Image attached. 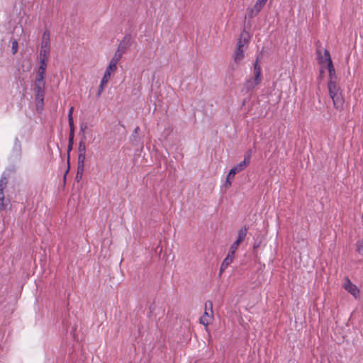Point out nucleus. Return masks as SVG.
I'll use <instances>...</instances> for the list:
<instances>
[{
  "label": "nucleus",
  "instance_id": "f257e3e1",
  "mask_svg": "<svg viewBox=\"0 0 363 363\" xmlns=\"http://www.w3.org/2000/svg\"><path fill=\"white\" fill-rule=\"evenodd\" d=\"M328 88L335 108L339 111H342L344 108L345 99L342 94L341 89L337 84V81H329L328 83Z\"/></svg>",
  "mask_w": 363,
  "mask_h": 363
},
{
  "label": "nucleus",
  "instance_id": "f03ea898",
  "mask_svg": "<svg viewBox=\"0 0 363 363\" xmlns=\"http://www.w3.org/2000/svg\"><path fill=\"white\" fill-rule=\"evenodd\" d=\"M250 42V35L247 33H242L239 38L235 50L233 55L234 62L240 64L245 57V49L247 47Z\"/></svg>",
  "mask_w": 363,
  "mask_h": 363
},
{
  "label": "nucleus",
  "instance_id": "7ed1b4c3",
  "mask_svg": "<svg viewBox=\"0 0 363 363\" xmlns=\"http://www.w3.org/2000/svg\"><path fill=\"white\" fill-rule=\"evenodd\" d=\"M33 91L35 95L36 109L38 112H40L43 110L44 105L45 84L34 82Z\"/></svg>",
  "mask_w": 363,
  "mask_h": 363
},
{
  "label": "nucleus",
  "instance_id": "20e7f679",
  "mask_svg": "<svg viewBox=\"0 0 363 363\" xmlns=\"http://www.w3.org/2000/svg\"><path fill=\"white\" fill-rule=\"evenodd\" d=\"M213 303L211 301H206L204 304V312L199 318V323L203 325L206 330H208V325L213 320Z\"/></svg>",
  "mask_w": 363,
  "mask_h": 363
},
{
  "label": "nucleus",
  "instance_id": "39448f33",
  "mask_svg": "<svg viewBox=\"0 0 363 363\" xmlns=\"http://www.w3.org/2000/svg\"><path fill=\"white\" fill-rule=\"evenodd\" d=\"M320 62L321 63H327L328 65V70L329 74V81L337 82V76L335 74V70L333 64V61L330 55V52L328 50H324V56H321L320 57Z\"/></svg>",
  "mask_w": 363,
  "mask_h": 363
},
{
  "label": "nucleus",
  "instance_id": "423d86ee",
  "mask_svg": "<svg viewBox=\"0 0 363 363\" xmlns=\"http://www.w3.org/2000/svg\"><path fill=\"white\" fill-rule=\"evenodd\" d=\"M50 50V33L49 32H44L42 38V43L40 52V59L48 60L49 59Z\"/></svg>",
  "mask_w": 363,
  "mask_h": 363
},
{
  "label": "nucleus",
  "instance_id": "0eeeda50",
  "mask_svg": "<svg viewBox=\"0 0 363 363\" xmlns=\"http://www.w3.org/2000/svg\"><path fill=\"white\" fill-rule=\"evenodd\" d=\"M343 288L350 293L354 298H359V288L352 283L349 277H345L344 278Z\"/></svg>",
  "mask_w": 363,
  "mask_h": 363
},
{
  "label": "nucleus",
  "instance_id": "6e6552de",
  "mask_svg": "<svg viewBox=\"0 0 363 363\" xmlns=\"http://www.w3.org/2000/svg\"><path fill=\"white\" fill-rule=\"evenodd\" d=\"M245 169L241 167L239 164L234 166L228 172V174L226 177V180L225 182L224 186L225 188H229L232 185V180L233 179L235 175L237 173H239L244 170Z\"/></svg>",
  "mask_w": 363,
  "mask_h": 363
},
{
  "label": "nucleus",
  "instance_id": "1a4fd4ad",
  "mask_svg": "<svg viewBox=\"0 0 363 363\" xmlns=\"http://www.w3.org/2000/svg\"><path fill=\"white\" fill-rule=\"evenodd\" d=\"M262 77H259L257 76L252 77V78L246 80L244 88L245 89L246 91H252L257 85L260 84L262 82Z\"/></svg>",
  "mask_w": 363,
  "mask_h": 363
},
{
  "label": "nucleus",
  "instance_id": "9d476101",
  "mask_svg": "<svg viewBox=\"0 0 363 363\" xmlns=\"http://www.w3.org/2000/svg\"><path fill=\"white\" fill-rule=\"evenodd\" d=\"M117 70V66L114 65V64H110L108 65V67L106 69V71L104 74V76L101 80V82H103V84H107L110 79L112 74H114L115 72Z\"/></svg>",
  "mask_w": 363,
  "mask_h": 363
},
{
  "label": "nucleus",
  "instance_id": "9b49d317",
  "mask_svg": "<svg viewBox=\"0 0 363 363\" xmlns=\"http://www.w3.org/2000/svg\"><path fill=\"white\" fill-rule=\"evenodd\" d=\"M7 183V178L2 177L0 179V209H4L6 207V204L4 203V189L6 188Z\"/></svg>",
  "mask_w": 363,
  "mask_h": 363
},
{
  "label": "nucleus",
  "instance_id": "f8f14e48",
  "mask_svg": "<svg viewBox=\"0 0 363 363\" xmlns=\"http://www.w3.org/2000/svg\"><path fill=\"white\" fill-rule=\"evenodd\" d=\"M235 258V255L230 252H228L226 257L223 261L220 267V275L223 274V272L228 268V267L233 262Z\"/></svg>",
  "mask_w": 363,
  "mask_h": 363
},
{
  "label": "nucleus",
  "instance_id": "ddd939ff",
  "mask_svg": "<svg viewBox=\"0 0 363 363\" xmlns=\"http://www.w3.org/2000/svg\"><path fill=\"white\" fill-rule=\"evenodd\" d=\"M267 0H257L250 11V16H256L264 7Z\"/></svg>",
  "mask_w": 363,
  "mask_h": 363
},
{
  "label": "nucleus",
  "instance_id": "4468645a",
  "mask_svg": "<svg viewBox=\"0 0 363 363\" xmlns=\"http://www.w3.org/2000/svg\"><path fill=\"white\" fill-rule=\"evenodd\" d=\"M130 38L129 36H125L123 40L120 43L118 47V50L120 52L125 53L127 48L130 45Z\"/></svg>",
  "mask_w": 363,
  "mask_h": 363
},
{
  "label": "nucleus",
  "instance_id": "2eb2a0df",
  "mask_svg": "<svg viewBox=\"0 0 363 363\" xmlns=\"http://www.w3.org/2000/svg\"><path fill=\"white\" fill-rule=\"evenodd\" d=\"M85 160V155L84 154H80L79 156V162H78V169H77V178L82 177V174L83 172L84 169V162Z\"/></svg>",
  "mask_w": 363,
  "mask_h": 363
},
{
  "label": "nucleus",
  "instance_id": "dca6fc26",
  "mask_svg": "<svg viewBox=\"0 0 363 363\" xmlns=\"http://www.w3.org/2000/svg\"><path fill=\"white\" fill-rule=\"evenodd\" d=\"M250 158H251V151L249 150L246 152L245 155L244 160L239 163L240 165H241L242 167L245 169L250 162Z\"/></svg>",
  "mask_w": 363,
  "mask_h": 363
},
{
  "label": "nucleus",
  "instance_id": "f3484780",
  "mask_svg": "<svg viewBox=\"0 0 363 363\" xmlns=\"http://www.w3.org/2000/svg\"><path fill=\"white\" fill-rule=\"evenodd\" d=\"M48 60L40 59L39 67L37 72L45 74Z\"/></svg>",
  "mask_w": 363,
  "mask_h": 363
},
{
  "label": "nucleus",
  "instance_id": "a211bd4d",
  "mask_svg": "<svg viewBox=\"0 0 363 363\" xmlns=\"http://www.w3.org/2000/svg\"><path fill=\"white\" fill-rule=\"evenodd\" d=\"M247 230L246 228H241L240 230H239L238 238H237L236 241L241 243L245 240V238L247 235Z\"/></svg>",
  "mask_w": 363,
  "mask_h": 363
},
{
  "label": "nucleus",
  "instance_id": "6ab92c4d",
  "mask_svg": "<svg viewBox=\"0 0 363 363\" xmlns=\"http://www.w3.org/2000/svg\"><path fill=\"white\" fill-rule=\"evenodd\" d=\"M254 75L259 77H262V69L261 66L259 64V59L257 58L255 64H254Z\"/></svg>",
  "mask_w": 363,
  "mask_h": 363
},
{
  "label": "nucleus",
  "instance_id": "aec40b11",
  "mask_svg": "<svg viewBox=\"0 0 363 363\" xmlns=\"http://www.w3.org/2000/svg\"><path fill=\"white\" fill-rule=\"evenodd\" d=\"M123 54V52H121L117 50L116 52H115L113 57L109 63L110 64L113 63L114 65L117 66V64H118V61L121 60Z\"/></svg>",
  "mask_w": 363,
  "mask_h": 363
},
{
  "label": "nucleus",
  "instance_id": "412c9836",
  "mask_svg": "<svg viewBox=\"0 0 363 363\" xmlns=\"http://www.w3.org/2000/svg\"><path fill=\"white\" fill-rule=\"evenodd\" d=\"M45 74L37 72L34 82L45 84Z\"/></svg>",
  "mask_w": 363,
  "mask_h": 363
},
{
  "label": "nucleus",
  "instance_id": "4be33fe9",
  "mask_svg": "<svg viewBox=\"0 0 363 363\" xmlns=\"http://www.w3.org/2000/svg\"><path fill=\"white\" fill-rule=\"evenodd\" d=\"M357 252L363 257V240H358L356 243Z\"/></svg>",
  "mask_w": 363,
  "mask_h": 363
},
{
  "label": "nucleus",
  "instance_id": "5701e85b",
  "mask_svg": "<svg viewBox=\"0 0 363 363\" xmlns=\"http://www.w3.org/2000/svg\"><path fill=\"white\" fill-rule=\"evenodd\" d=\"M240 242H238V241H235L232 245L230 246V250H229V252L230 253H233L235 255V251L237 250V249L238 248L239 245H240Z\"/></svg>",
  "mask_w": 363,
  "mask_h": 363
},
{
  "label": "nucleus",
  "instance_id": "b1692460",
  "mask_svg": "<svg viewBox=\"0 0 363 363\" xmlns=\"http://www.w3.org/2000/svg\"><path fill=\"white\" fill-rule=\"evenodd\" d=\"M18 42L16 40H14L12 42V52H13V54H16L18 51Z\"/></svg>",
  "mask_w": 363,
  "mask_h": 363
},
{
  "label": "nucleus",
  "instance_id": "393cba45",
  "mask_svg": "<svg viewBox=\"0 0 363 363\" xmlns=\"http://www.w3.org/2000/svg\"><path fill=\"white\" fill-rule=\"evenodd\" d=\"M106 84H103V82H101L100 85L99 86L98 91H97V96H101V94L104 91V87L106 86Z\"/></svg>",
  "mask_w": 363,
  "mask_h": 363
},
{
  "label": "nucleus",
  "instance_id": "a878e982",
  "mask_svg": "<svg viewBox=\"0 0 363 363\" xmlns=\"http://www.w3.org/2000/svg\"><path fill=\"white\" fill-rule=\"evenodd\" d=\"M73 137H74V131L71 132L70 131V135H69V147L71 148V146L72 145V143H73Z\"/></svg>",
  "mask_w": 363,
  "mask_h": 363
},
{
  "label": "nucleus",
  "instance_id": "bb28decb",
  "mask_svg": "<svg viewBox=\"0 0 363 363\" xmlns=\"http://www.w3.org/2000/svg\"><path fill=\"white\" fill-rule=\"evenodd\" d=\"M71 132L74 131L73 118H68Z\"/></svg>",
  "mask_w": 363,
  "mask_h": 363
},
{
  "label": "nucleus",
  "instance_id": "cd10ccee",
  "mask_svg": "<svg viewBox=\"0 0 363 363\" xmlns=\"http://www.w3.org/2000/svg\"><path fill=\"white\" fill-rule=\"evenodd\" d=\"M74 108L71 107L69 110L68 113V118H72V113H73Z\"/></svg>",
  "mask_w": 363,
  "mask_h": 363
},
{
  "label": "nucleus",
  "instance_id": "c85d7f7f",
  "mask_svg": "<svg viewBox=\"0 0 363 363\" xmlns=\"http://www.w3.org/2000/svg\"><path fill=\"white\" fill-rule=\"evenodd\" d=\"M16 143L18 144V146L19 147V148H21V144L18 140H16Z\"/></svg>",
  "mask_w": 363,
  "mask_h": 363
}]
</instances>
